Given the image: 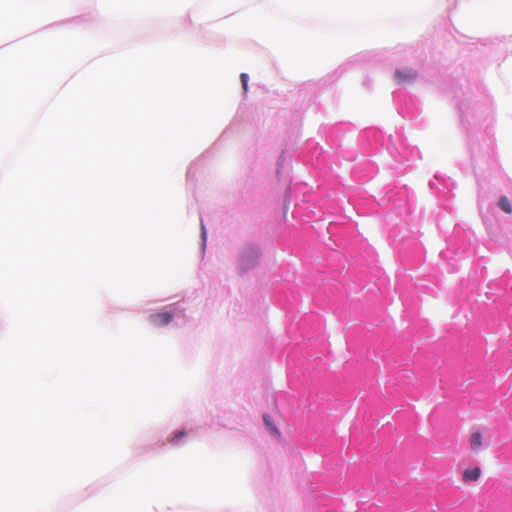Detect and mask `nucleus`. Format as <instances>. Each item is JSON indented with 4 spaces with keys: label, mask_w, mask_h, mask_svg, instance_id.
<instances>
[{
    "label": "nucleus",
    "mask_w": 512,
    "mask_h": 512,
    "mask_svg": "<svg viewBox=\"0 0 512 512\" xmlns=\"http://www.w3.org/2000/svg\"><path fill=\"white\" fill-rule=\"evenodd\" d=\"M260 257V252L256 247H246L240 256V267L243 271L253 267Z\"/></svg>",
    "instance_id": "f257e3e1"
},
{
    "label": "nucleus",
    "mask_w": 512,
    "mask_h": 512,
    "mask_svg": "<svg viewBox=\"0 0 512 512\" xmlns=\"http://www.w3.org/2000/svg\"><path fill=\"white\" fill-rule=\"evenodd\" d=\"M417 78V72L412 69L396 70L395 79L398 84H409Z\"/></svg>",
    "instance_id": "f03ea898"
},
{
    "label": "nucleus",
    "mask_w": 512,
    "mask_h": 512,
    "mask_svg": "<svg viewBox=\"0 0 512 512\" xmlns=\"http://www.w3.org/2000/svg\"><path fill=\"white\" fill-rule=\"evenodd\" d=\"M482 470L480 467H469L466 468L461 474V480L463 483L476 482L480 479Z\"/></svg>",
    "instance_id": "7ed1b4c3"
},
{
    "label": "nucleus",
    "mask_w": 512,
    "mask_h": 512,
    "mask_svg": "<svg viewBox=\"0 0 512 512\" xmlns=\"http://www.w3.org/2000/svg\"><path fill=\"white\" fill-rule=\"evenodd\" d=\"M150 322L156 327L168 325L173 320V315L169 312H158L150 316Z\"/></svg>",
    "instance_id": "20e7f679"
},
{
    "label": "nucleus",
    "mask_w": 512,
    "mask_h": 512,
    "mask_svg": "<svg viewBox=\"0 0 512 512\" xmlns=\"http://www.w3.org/2000/svg\"><path fill=\"white\" fill-rule=\"evenodd\" d=\"M483 436L480 431H474L469 436V446L473 454H478L483 448Z\"/></svg>",
    "instance_id": "39448f33"
},
{
    "label": "nucleus",
    "mask_w": 512,
    "mask_h": 512,
    "mask_svg": "<svg viewBox=\"0 0 512 512\" xmlns=\"http://www.w3.org/2000/svg\"><path fill=\"white\" fill-rule=\"evenodd\" d=\"M498 206L503 212H505L507 214L512 213V205L506 196L500 197V199L498 201Z\"/></svg>",
    "instance_id": "423d86ee"
},
{
    "label": "nucleus",
    "mask_w": 512,
    "mask_h": 512,
    "mask_svg": "<svg viewBox=\"0 0 512 512\" xmlns=\"http://www.w3.org/2000/svg\"><path fill=\"white\" fill-rule=\"evenodd\" d=\"M243 90L246 93L248 91V75L246 73H242L240 75Z\"/></svg>",
    "instance_id": "0eeeda50"
},
{
    "label": "nucleus",
    "mask_w": 512,
    "mask_h": 512,
    "mask_svg": "<svg viewBox=\"0 0 512 512\" xmlns=\"http://www.w3.org/2000/svg\"><path fill=\"white\" fill-rule=\"evenodd\" d=\"M264 421L274 434H279L278 429L269 421L267 416H264Z\"/></svg>",
    "instance_id": "6e6552de"
},
{
    "label": "nucleus",
    "mask_w": 512,
    "mask_h": 512,
    "mask_svg": "<svg viewBox=\"0 0 512 512\" xmlns=\"http://www.w3.org/2000/svg\"><path fill=\"white\" fill-rule=\"evenodd\" d=\"M185 435V432L184 431H177L175 432L173 438L171 439L172 442H176L178 439H181L182 437H184Z\"/></svg>",
    "instance_id": "1a4fd4ad"
}]
</instances>
